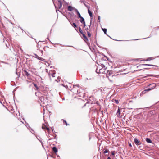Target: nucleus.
Masks as SVG:
<instances>
[{"label": "nucleus", "mask_w": 159, "mask_h": 159, "mask_svg": "<svg viewBox=\"0 0 159 159\" xmlns=\"http://www.w3.org/2000/svg\"><path fill=\"white\" fill-rule=\"evenodd\" d=\"M112 73V71L111 70H108L107 71V74L110 75Z\"/></svg>", "instance_id": "obj_15"}, {"label": "nucleus", "mask_w": 159, "mask_h": 159, "mask_svg": "<svg viewBox=\"0 0 159 159\" xmlns=\"http://www.w3.org/2000/svg\"><path fill=\"white\" fill-rule=\"evenodd\" d=\"M87 32L88 37H90L91 35V34L88 31H87Z\"/></svg>", "instance_id": "obj_25"}, {"label": "nucleus", "mask_w": 159, "mask_h": 159, "mask_svg": "<svg viewBox=\"0 0 159 159\" xmlns=\"http://www.w3.org/2000/svg\"><path fill=\"white\" fill-rule=\"evenodd\" d=\"M36 55V57H38V59H39V57L38 56H37L36 55Z\"/></svg>", "instance_id": "obj_47"}, {"label": "nucleus", "mask_w": 159, "mask_h": 159, "mask_svg": "<svg viewBox=\"0 0 159 159\" xmlns=\"http://www.w3.org/2000/svg\"><path fill=\"white\" fill-rule=\"evenodd\" d=\"M84 5H85V6L86 7H87L88 8H89V7H88V6H87V5H86L85 3H84Z\"/></svg>", "instance_id": "obj_40"}, {"label": "nucleus", "mask_w": 159, "mask_h": 159, "mask_svg": "<svg viewBox=\"0 0 159 159\" xmlns=\"http://www.w3.org/2000/svg\"><path fill=\"white\" fill-rule=\"evenodd\" d=\"M153 85V87L152 88H150V89L149 88L148 89L145 90L143 91V92L149 91H150V90H151V89L155 88V87H156V84L154 83H153L152 84H150V85Z\"/></svg>", "instance_id": "obj_6"}, {"label": "nucleus", "mask_w": 159, "mask_h": 159, "mask_svg": "<svg viewBox=\"0 0 159 159\" xmlns=\"http://www.w3.org/2000/svg\"><path fill=\"white\" fill-rule=\"evenodd\" d=\"M102 30L105 34H107V29L106 28H102Z\"/></svg>", "instance_id": "obj_20"}, {"label": "nucleus", "mask_w": 159, "mask_h": 159, "mask_svg": "<svg viewBox=\"0 0 159 159\" xmlns=\"http://www.w3.org/2000/svg\"><path fill=\"white\" fill-rule=\"evenodd\" d=\"M152 58L151 57H149L147 59L145 60V61H150L152 60Z\"/></svg>", "instance_id": "obj_26"}, {"label": "nucleus", "mask_w": 159, "mask_h": 159, "mask_svg": "<svg viewBox=\"0 0 159 159\" xmlns=\"http://www.w3.org/2000/svg\"><path fill=\"white\" fill-rule=\"evenodd\" d=\"M89 30V29L88 28H87V29H86V30Z\"/></svg>", "instance_id": "obj_51"}, {"label": "nucleus", "mask_w": 159, "mask_h": 159, "mask_svg": "<svg viewBox=\"0 0 159 159\" xmlns=\"http://www.w3.org/2000/svg\"><path fill=\"white\" fill-rule=\"evenodd\" d=\"M141 65H144V66H156V67H158V66L153 65H151V64H142Z\"/></svg>", "instance_id": "obj_17"}, {"label": "nucleus", "mask_w": 159, "mask_h": 159, "mask_svg": "<svg viewBox=\"0 0 159 159\" xmlns=\"http://www.w3.org/2000/svg\"><path fill=\"white\" fill-rule=\"evenodd\" d=\"M101 66L102 67V69H104V68L105 69L106 68V67H105V66L104 64H101Z\"/></svg>", "instance_id": "obj_28"}, {"label": "nucleus", "mask_w": 159, "mask_h": 159, "mask_svg": "<svg viewBox=\"0 0 159 159\" xmlns=\"http://www.w3.org/2000/svg\"><path fill=\"white\" fill-rule=\"evenodd\" d=\"M107 159H111L110 157H109L107 158Z\"/></svg>", "instance_id": "obj_48"}, {"label": "nucleus", "mask_w": 159, "mask_h": 159, "mask_svg": "<svg viewBox=\"0 0 159 159\" xmlns=\"http://www.w3.org/2000/svg\"><path fill=\"white\" fill-rule=\"evenodd\" d=\"M146 141L148 143H152V141L148 138H146Z\"/></svg>", "instance_id": "obj_12"}, {"label": "nucleus", "mask_w": 159, "mask_h": 159, "mask_svg": "<svg viewBox=\"0 0 159 159\" xmlns=\"http://www.w3.org/2000/svg\"><path fill=\"white\" fill-rule=\"evenodd\" d=\"M40 101H42V100L44 99L43 98V96H40Z\"/></svg>", "instance_id": "obj_32"}, {"label": "nucleus", "mask_w": 159, "mask_h": 159, "mask_svg": "<svg viewBox=\"0 0 159 159\" xmlns=\"http://www.w3.org/2000/svg\"><path fill=\"white\" fill-rule=\"evenodd\" d=\"M96 104L98 105H99V103L98 102H96Z\"/></svg>", "instance_id": "obj_38"}, {"label": "nucleus", "mask_w": 159, "mask_h": 159, "mask_svg": "<svg viewBox=\"0 0 159 159\" xmlns=\"http://www.w3.org/2000/svg\"><path fill=\"white\" fill-rule=\"evenodd\" d=\"M134 143L137 146L141 144V142L138 140L136 138L134 139Z\"/></svg>", "instance_id": "obj_5"}, {"label": "nucleus", "mask_w": 159, "mask_h": 159, "mask_svg": "<svg viewBox=\"0 0 159 159\" xmlns=\"http://www.w3.org/2000/svg\"><path fill=\"white\" fill-rule=\"evenodd\" d=\"M117 113H118L119 115H120V110L119 109H118L117 111Z\"/></svg>", "instance_id": "obj_30"}, {"label": "nucleus", "mask_w": 159, "mask_h": 159, "mask_svg": "<svg viewBox=\"0 0 159 159\" xmlns=\"http://www.w3.org/2000/svg\"><path fill=\"white\" fill-rule=\"evenodd\" d=\"M48 73L50 77L51 75L53 77H55V72H52V71H51V70H50L49 73L48 72Z\"/></svg>", "instance_id": "obj_8"}, {"label": "nucleus", "mask_w": 159, "mask_h": 159, "mask_svg": "<svg viewBox=\"0 0 159 159\" xmlns=\"http://www.w3.org/2000/svg\"><path fill=\"white\" fill-rule=\"evenodd\" d=\"M80 21L81 23H82L85 22L84 19L83 17L81 16V17H80Z\"/></svg>", "instance_id": "obj_13"}, {"label": "nucleus", "mask_w": 159, "mask_h": 159, "mask_svg": "<svg viewBox=\"0 0 159 159\" xmlns=\"http://www.w3.org/2000/svg\"><path fill=\"white\" fill-rule=\"evenodd\" d=\"M40 52L43 54V51L40 50Z\"/></svg>", "instance_id": "obj_41"}, {"label": "nucleus", "mask_w": 159, "mask_h": 159, "mask_svg": "<svg viewBox=\"0 0 159 159\" xmlns=\"http://www.w3.org/2000/svg\"><path fill=\"white\" fill-rule=\"evenodd\" d=\"M35 94L36 96L38 97L39 98V95L40 94V92H39L38 91L37 92H35Z\"/></svg>", "instance_id": "obj_23"}, {"label": "nucleus", "mask_w": 159, "mask_h": 159, "mask_svg": "<svg viewBox=\"0 0 159 159\" xmlns=\"http://www.w3.org/2000/svg\"><path fill=\"white\" fill-rule=\"evenodd\" d=\"M88 13H89V15L90 17H92V13L91 12V11L89 9H88Z\"/></svg>", "instance_id": "obj_19"}, {"label": "nucleus", "mask_w": 159, "mask_h": 159, "mask_svg": "<svg viewBox=\"0 0 159 159\" xmlns=\"http://www.w3.org/2000/svg\"><path fill=\"white\" fill-rule=\"evenodd\" d=\"M74 7H72L70 6H69L68 7V10L69 11H71L73 10H74Z\"/></svg>", "instance_id": "obj_11"}, {"label": "nucleus", "mask_w": 159, "mask_h": 159, "mask_svg": "<svg viewBox=\"0 0 159 159\" xmlns=\"http://www.w3.org/2000/svg\"><path fill=\"white\" fill-rule=\"evenodd\" d=\"M58 79H59V77H58Z\"/></svg>", "instance_id": "obj_55"}, {"label": "nucleus", "mask_w": 159, "mask_h": 159, "mask_svg": "<svg viewBox=\"0 0 159 159\" xmlns=\"http://www.w3.org/2000/svg\"><path fill=\"white\" fill-rule=\"evenodd\" d=\"M98 20H99V21H100V16H98Z\"/></svg>", "instance_id": "obj_35"}, {"label": "nucleus", "mask_w": 159, "mask_h": 159, "mask_svg": "<svg viewBox=\"0 0 159 159\" xmlns=\"http://www.w3.org/2000/svg\"><path fill=\"white\" fill-rule=\"evenodd\" d=\"M91 25H90H90H89V27H90Z\"/></svg>", "instance_id": "obj_50"}, {"label": "nucleus", "mask_w": 159, "mask_h": 159, "mask_svg": "<svg viewBox=\"0 0 159 159\" xmlns=\"http://www.w3.org/2000/svg\"><path fill=\"white\" fill-rule=\"evenodd\" d=\"M41 144L42 145V146H43V143H41Z\"/></svg>", "instance_id": "obj_49"}, {"label": "nucleus", "mask_w": 159, "mask_h": 159, "mask_svg": "<svg viewBox=\"0 0 159 159\" xmlns=\"http://www.w3.org/2000/svg\"><path fill=\"white\" fill-rule=\"evenodd\" d=\"M145 92H143H143H142V93H145Z\"/></svg>", "instance_id": "obj_45"}, {"label": "nucleus", "mask_w": 159, "mask_h": 159, "mask_svg": "<svg viewBox=\"0 0 159 159\" xmlns=\"http://www.w3.org/2000/svg\"><path fill=\"white\" fill-rule=\"evenodd\" d=\"M76 87H77L78 88H79V85L78 84L73 85V89L72 88L71 90H73L74 93H77L78 94H80L79 95V96L80 97H81V96L80 94H82V93L83 91V89L80 88H79L78 89H77V92H76L77 93H76V92H75V88ZM75 91H76V90H75Z\"/></svg>", "instance_id": "obj_1"}, {"label": "nucleus", "mask_w": 159, "mask_h": 159, "mask_svg": "<svg viewBox=\"0 0 159 159\" xmlns=\"http://www.w3.org/2000/svg\"><path fill=\"white\" fill-rule=\"evenodd\" d=\"M58 2V6L59 9H61L62 6V3L60 0H57Z\"/></svg>", "instance_id": "obj_9"}, {"label": "nucleus", "mask_w": 159, "mask_h": 159, "mask_svg": "<svg viewBox=\"0 0 159 159\" xmlns=\"http://www.w3.org/2000/svg\"><path fill=\"white\" fill-rule=\"evenodd\" d=\"M34 85L36 87V89H38L39 88L37 87V86L36 84H34Z\"/></svg>", "instance_id": "obj_37"}, {"label": "nucleus", "mask_w": 159, "mask_h": 159, "mask_svg": "<svg viewBox=\"0 0 159 159\" xmlns=\"http://www.w3.org/2000/svg\"><path fill=\"white\" fill-rule=\"evenodd\" d=\"M40 78H41V80H43V78H41V77H40Z\"/></svg>", "instance_id": "obj_52"}, {"label": "nucleus", "mask_w": 159, "mask_h": 159, "mask_svg": "<svg viewBox=\"0 0 159 159\" xmlns=\"http://www.w3.org/2000/svg\"><path fill=\"white\" fill-rule=\"evenodd\" d=\"M63 121H64V122L65 123V124L66 125H68V124H67V123L66 120H64Z\"/></svg>", "instance_id": "obj_34"}, {"label": "nucleus", "mask_w": 159, "mask_h": 159, "mask_svg": "<svg viewBox=\"0 0 159 159\" xmlns=\"http://www.w3.org/2000/svg\"><path fill=\"white\" fill-rule=\"evenodd\" d=\"M91 21H90V25H91V24H92V20H91L92 19V18H91Z\"/></svg>", "instance_id": "obj_39"}, {"label": "nucleus", "mask_w": 159, "mask_h": 159, "mask_svg": "<svg viewBox=\"0 0 159 159\" xmlns=\"http://www.w3.org/2000/svg\"><path fill=\"white\" fill-rule=\"evenodd\" d=\"M52 150L55 153H56L57 152V150L56 147H54L52 148Z\"/></svg>", "instance_id": "obj_14"}, {"label": "nucleus", "mask_w": 159, "mask_h": 159, "mask_svg": "<svg viewBox=\"0 0 159 159\" xmlns=\"http://www.w3.org/2000/svg\"><path fill=\"white\" fill-rule=\"evenodd\" d=\"M82 24H83V25H83V27H85V26H86V24H85V22L82 23Z\"/></svg>", "instance_id": "obj_33"}, {"label": "nucleus", "mask_w": 159, "mask_h": 159, "mask_svg": "<svg viewBox=\"0 0 159 159\" xmlns=\"http://www.w3.org/2000/svg\"><path fill=\"white\" fill-rule=\"evenodd\" d=\"M107 69V67H106L105 69L101 68V69H99L98 70V68H97L96 70V72L97 73H98L99 74H101V73H102V74H105L106 73H105V70L106 69Z\"/></svg>", "instance_id": "obj_3"}, {"label": "nucleus", "mask_w": 159, "mask_h": 159, "mask_svg": "<svg viewBox=\"0 0 159 159\" xmlns=\"http://www.w3.org/2000/svg\"><path fill=\"white\" fill-rule=\"evenodd\" d=\"M42 128L44 130L46 129L48 131L50 130L49 128L47 127L46 125L44 124H43L42 126Z\"/></svg>", "instance_id": "obj_7"}, {"label": "nucleus", "mask_w": 159, "mask_h": 159, "mask_svg": "<svg viewBox=\"0 0 159 159\" xmlns=\"http://www.w3.org/2000/svg\"><path fill=\"white\" fill-rule=\"evenodd\" d=\"M70 88H71V86H70Z\"/></svg>", "instance_id": "obj_54"}, {"label": "nucleus", "mask_w": 159, "mask_h": 159, "mask_svg": "<svg viewBox=\"0 0 159 159\" xmlns=\"http://www.w3.org/2000/svg\"><path fill=\"white\" fill-rule=\"evenodd\" d=\"M41 91V93H40L44 95H46L48 94V88L46 85L40 86V91Z\"/></svg>", "instance_id": "obj_2"}, {"label": "nucleus", "mask_w": 159, "mask_h": 159, "mask_svg": "<svg viewBox=\"0 0 159 159\" xmlns=\"http://www.w3.org/2000/svg\"><path fill=\"white\" fill-rule=\"evenodd\" d=\"M158 75L159 76V75H148L146 76H145V77H150V76H153V77H157V76Z\"/></svg>", "instance_id": "obj_16"}, {"label": "nucleus", "mask_w": 159, "mask_h": 159, "mask_svg": "<svg viewBox=\"0 0 159 159\" xmlns=\"http://www.w3.org/2000/svg\"><path fill=\"white\" fill-rule=\"evenodd\" d=\"M3 110H4L5 111H7V112H8V110H7V109L6 107H3Z\"/></svg>", "instance_id": "obj_29"}, {"label": "nucleus", "mask_w": 159, "mask_h": 159, "mask_svg": "<svg viewBox=\"0 0 159 159\" xmlns=\"http://www.w3.org/2000/svg\"><path fill=\"white\" fill-rule=\"evenodd\" d=\"M79 29L80 32L82 34L83 33H84L83 30H82L81 29V28L80 27H79Z\"/></svg>", "instance_id": "obj_22"}, {"label": "nucleus", "mask_w": 159, "mask_h": 159, "mask_svg": "<svg viewBox=\"0 0 159 159\" xmlns=\"http://www.w3.org/2000/svg\"><path fill=\"white\" fill-rule=\"evenodd\" d=\"M68 83L69 84H71V83Z\"/></svg>", "instance_id": "obj_53"}, {"label": "nucleus", "mask_w": 159, "mask_h": 159, "mask_svg": "<svg viewBox=\"0 0 159 159\" xmlns=\"http://www.w3.org/2000/svg\"><path fill=\"white\" fill-rule=\"evenodd\" d=\"M63 86L64 87H68L67 86H65V85H63Z\"/></svg>", "instance_id": "obj_46"}, {"label": "nucleus", "mask_w": 159, "mask_h": 159, "mask_svg": "<svg viewBox=\"0 0 159 159\" xmlns=\"http://www.w3.org/2000/svg\"><path fill=\"white\" fill-rule=\"evenodd\" d=\"M73 25L74 26L75 28H76L77 27V25L75 23H73Z\"/></svg>", "instance_id": "obj_31"}, {"label": "nucleus", "mask_w": 159, "mask_h": 159, "mask_svg": "<svg viewBox=\"0 0 159 159\" xmlns=\"http://www.w3.org/2000/svg\"><path fill=\"white\" fill-rule=\"evenodd\" d=\"M83 37H84V38L85 39L87 40V41H88V39L87 37V36L85 35L84 33H83V34H82Z\"/></svg>", "instance_id": "obj_21"}, {"label": "nucleus", "mask_w": 159, "mask_h": 159, "mask_svg": "<svg viewBox=\"0 0 159 159\" xmlns=\"http://www.w3.org/2000/svg\"><path fill=\"white\" fill-rule=\"evenodd\" d=\"M24 72H25V74L27 76H29V75H30V74L28 72L26 71L25 70L24 71Z\"/></svg>", "instance_id": "obj_24"}, {"label": "nucleus", "mask_w": 159, "mask_h": 159, "mask_svg": "<svg viewBox=\"0 0 159 159\" xmlns=\"http://www.w3.org/2000/svg\"><path fill=\"white\" fill-rule=\"evenodd\" d=\"M111 155H115V152L114 151H113L112 152H111Z\"/></svg>", "instance_id": "obj_36"}, {"label": "nucleus", "mask_w": 159, "mask_h": 159, "mask_svg": "<svg viewBox=\"0 0 159 159\" xmlns=\"http://www.w3.org/2000/svg\"><path fill=\"white\" fill-rule=\"evenodd\" d=\"M129 146H130V147H132V145L131 143H130L129 145Z\"/></svg>", "instance_id": "obj_43"}, {"label": "nucleus", "mask_w": 159, "mask_h": 159, "mask_svg": "<svg viewBox=\"0 0 159 159\" xmlns=\"http://www.w3.org/2000/svg\"><path fill=\"white\" fill-rule=\"evenodd\" d=\"M40 61H43V62H40V65L42 66L43 65H45L46 66H49V64L45 60V59L42 58L41 57L40 58Z\"/></svg>", "instance_id": "obj_4"}, {"label": "nucleus", "mask_w": 159, "mask_h": 159, "mask_svg": "<svg viewBox=\"0 0 159 159\" xmlns=\"http://www.w3.org/2000/svg\"><path fill=\"white\" fill-rule=\"evenodd\" d=\"M109 150L107 149L105 150V151H104L103 152V153L104 154H105L106 153H108L109 152Z\"/></svg>", "instance_id": "obj_27"}, {"label": "nucleus", "mask_w": 159, "mask_h": 159, "mask_svg": "<svg viewBox=\"0 0 159 159\" xmlns=\"http://www.w3.org/2000/svg\"><path fill=\"white\" fill-rule=\"evenodd\" d=\"M65 46H67V47H73V46H69V45Z\"/></svg>", "instance_id": "obj_42"}, {"label": "nucleus", "mask_w": 159, "mask_h": 159, "mask_svg": "<svg viewBox=\"0 0 159 159\" xmlns=\"http://www.w3.org/2000/svg\"><path fill=\"white\" fill-rule=\"evenodd\" d=\"M74 10L76 12L77 15L78 16V18H80V17H81L80 14L79 12L78 11L77 9L75 8H74Z\"/></svg>", "instance_id": "obj_10"}, {"label": "nucleus", "mask_w": 159, "mask_h": 159, "mask_svg": "<svg viewBox=\"0 0 159 159\" xmlns=\"http://www.w3.org/2000/svg\"><path fill=\"white\" fill-rule=\"evenodd\" d=\"M48 70L46 68V72H48Z\"/></svg>", "instance_id": "obj_44"}, {"label": "nucleus", "mask_w": 159, "mask_h": 159, "mask_svg": "<svg viewBox=\"0 0 159 159\" xmlns=\"http://www.w3.org/2000/svg\"><path fill=\"white\" fill-rule=\"evenodd\" d=\"M138 39H137V40H138ZM135 40H136V39H135ZM136 40H137V39H136Z\"/></svg>", "instance_id": "obj_56"}, {"label": "nucleus", "mask_w": 159, "mask_h": 159, "mask_svg": "<svg viewBox=\"0 0 159 159\" xmlns=\"http://www.w3.org/2000/svg\"><path fill=\"white\" fill-rule=\"evenodd\" d=\"M112 101L113 102H115V103H116L117 104H118L119 103V102L118 100L113 99H112Z\"/></svg>", "instance_id": "obj_18"}]
</instances>
